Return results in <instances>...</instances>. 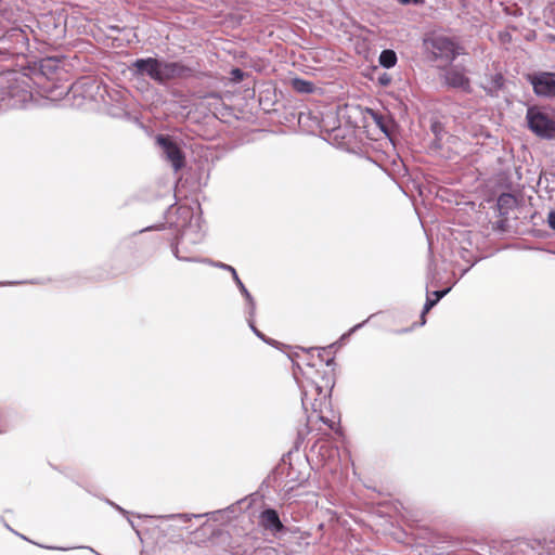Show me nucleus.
Wrapping results in <instances>:
<instances>
[{
  "instance_id": "obj_1",
  "label": "nucleus",
  "mask_w": 555,
  "mask_h": 555,
  "mask_svg": "<svg viewBox=\"0 0 555 555\" xmlns=\"http://www.w3.org/2000/svg\"><path fill=\"white\" fill-rule=\"evenodd\" d=\"M129 70L135 78L149 77L158 85H166L176 78H186L192 75V69L181 62H169L157 57L137 59L129 66Z\"/></svg>"
},
{
  "instance_id": "obj_2",
  "label": "nucleus",
  "mask_w": 555,
  "mask_h": 555,
  "mask_svg": "<svg viewBox=\"0 0 555 555\" xmlns=\"http://www.w3.org/2000/svg\"><path fill=\"white\" fill-rule=\"evenodd\" d=\"M178 211L189 222L182 227L176 243L171 245L172 254L180 261L201 262L203 259L195 255L205 236L201 218L193 216L186 207H179Z\"/></svg>"
},
{
  "instance_id": "obj_3",
  "label": "nucleus",
  "mask_w": 555,
  "mask_h": 555,
  "mask_svg": "<svg viewBox=\"0 0 555 555\" xmlns=\"http://www.w3.org/2000/svg\"><path fill=\"white\" fill-rule=\"evenodd\" d=\"M31 99L29 78L17 72H7L0 75V105L17 107Z\"/></svg>"
},
{
  "instance_id": "obj_4",
  "label": "nucleus",
  "mask_w": 555,
  "mask_h": 555,
  "mask_svg": "<svg viewBox=\"0 0 555 555\" xmlns=\"http://www.w3.org/2000/svg\"><path fill=\"white\" fill-rule=\"evenodd\" d=\"M298 370L301 374V379H299L297 372H295L294 375L301 388V403L304 409L306 411L311 409L313 412L322 413L323 408L327 406L330 403V390L314 380L309 371L302 370L299 365Z\"/></svg>"
},
{
  "instance_id": "obj_5",
  "label": "nucleus",
  "mask_w": 555,
  "mask_h": 555,
  "mask_svg": "<svg viewBox=\"0 0 555 555\" xmlns=\"http://www.w3.org/2000/svg\"><path fill=\"white\" fill-rule=\"evenodd\" d=\"M424 50L433 60L452 63L456 56L463 54V48L453 39L443 35H430L424 39Z\"/></svg>"
},
{
  "instance_id": "obj_6",
  "label": "nucleus",
  "mask_w": 555,
  "mask_h": 555,
  "mask_svg": "<svg viewBox=\"0 0 555 555\" xmlns=\"http://www.w3.org/2000/svg\"><path fill=\"white\" fill-rule=\"evenodd\" d=\"M156 143L162 151V156L171 165L176 172L184 167L185 155L177 141L170 135L158 134Z\"/></svg>"
},
{
  "instance_id": "obj_7",
  "label": "nucleus",
  "mask_w": 555,
  "mask_h": 555,
  "mask_svg": "<svg viewBox=\"0 0 555 555\" xmlns=\"http://www.w3.org/2000/svg\"><path fill=\"white\" fill-rule=\"evenodd\" d=\"M529 129L538 137L543 139L555 138V121L546 114L530 107L526 116Z\"/></svg>"
},
{
  "instance_id": "obj_8",
  "label": "nucleus",
  "mask_w": 555,
  "mask_h": 555,
  "mask_svg": "<svg viewBox=\"0 0 555 555\" xmlns=\"http://www.w3.org/2000/svg\"><path fill=\"white\" fill-rule=\"evenodd\" d=\"M28 38L21 28H11L0 38V52L21 55L27 51Z\"/></svg>"
},
{
  "instance_id": "obj_9",
  "label": "nucleus",
  "mask_w": 555,
  "mask_h": 555,
  "mask_svg": "<svg viewBox=\"0 0 555 555\" xmlns=\"http://www.w3.org/2000/svg\"><path fill=\"white\" fill-rule=\"evenodd\" d=\"M443 82L454 89H461L465 92L470 91L469 78L465 75L464 67L460 65L447 66L441 75Z\"/></svg>"
},
{
  "instance_id": "obj_10",
  "label": "nucleus",
  "mask_w": 555,
  "mask_h": 555,
  "mask_svg": "<svg viewBox=\"0 0 555 555\" xmlns=\"http://www.w3.org/2000/svg\"><path fill=\"white\" fill-rule=\"evenodd\" d=\"M530 80L537 95L555 98V73H540Z\"/></svg>"
},
{
  "instance_id": "obj_11",
  "label": "nucleus",
  "mask_w": 555,
  "mask_h": 555,
  "mask_svg": "<svg viewBox=\"0 0 555 555\" xmlns=\"http://www.w3.org/2000/svg\"><path fill=\"white\" fill-rule=\"evenodd\" d=\"M259 519L260 525L271 532H280L284 529L278 512L273 508H266L262 511Z\"/></svg>"
},
{
  "instance_id": "obj_12",
  "label": "nucleus",
  "mask_w": 555,
  "mask_h": 555,
  "mask_svg": "<svg viewBox=\"0 0 555 555\" xmlns=\"http://www.w3.org/2000/svg\"><path fill=\"white\" fill-rule=\"evenodd\" d=\"M451 291V287H448L446 289H442V291H435L433 293H427V298H426V302L424 305V308H423V311H422V324H425L426 320H425V314L430 310L433 309L437 304L438 301L443 298L449 292Z\"/></svg>"
},
{
  "instance_id": "obj_13",
  "label": "nucleus",
  "mask_w": 555,
  "mask_h": 555,
  "mask_svg": "<svg viewBox=\"0 0 555 555\" xmlns=\"http://www.w3.org/2000/svg\"><path fill=\"white\" fill-rule=\"evenodd\" d=\"M236 286L238 287L241 292V296H244L246 300V314L249 317H255L256 314V301L249 291L245 287L244 283L241 281L240 278H236L234 280Z\"/></svg>"
},
{
  "instance_id": "obj_14",
  "label": "nucleus",
  "mask_w": 555,
  "mask_h": 555,
  "mask_svg": "<svg viewBox=\"0 0 555 555\" xmlns=\"http://www.w3.org/2000/svg\"><path fill=\"white\" fill-rule=\"evenodd\" d=\"M516 199L515 197L509 193H502L498 197V207L501 215H505L508 212V210L515 205Z\"/></svg>"
},
{
  "instance_id": "obj_15",
  "label": "nucleus",
  "mask_w": 555,
  "mask_h": 555,
  "mask_svg": "<svg viewBox=\"0 0 555 555\" xmlns=\"http://www.w3.org/2000/svg\"><path fill=\"white\" fill-rule=\"evenodd\" d=\"M397 54L393 50L385 49L380 52L378 61L379 64L385 68H391L397 63Z\"/></svg>"
},
{
  "instance_id": "obj_16",
  "label": "nucleus",
  "mask_w": 555,
  "mask_h": 555,
  "mask_svg": "<svg viewBox=\"0 0 555 555\" xmlns=\"http://www.w3.org/2000/svg\"><path fill=\"white\" fill-rule=\"evenodd\" d=\"M375 124L378 126V128L387 135L390 133V119L387 116H384L379 113L372 112L371 113Z\"/></svg>"
},
{
  "instance_id": "obj_17",
  "label": "nucleus",
  "mask_w": 555,
  "mask_h": 555,
  "mask_svg": "<svg viewBox=\"0 0 555 555\" xmlns=\"http://www.w3.org/2000/svg\"><path fill=\"white\" fill-rule=\"evenodd\" d=\"M292 86L300 93H311L314 90L313 82L300 78L293 79Z\"/></svg>"
},
{
  "instance_id": "obj_18",
  "label": "nucleus",
  "mask_w": 555,
  "mask_h": 555,
  "mask_svg": "<svg viewBox=\"0 0 555 555\" xmlns=\"http://www.w3.org/2000/svg\"><path fill=\"white\" fill-rule=\"evenodd\" d=\"M201 262L208 263V264H210V266H212L215 268L229 271L232 274L233 281L236 280V278H240L237 272H236V270L232 266H230V264H227V263H223V262H220V261H214V260H210V259H207V258H203V260Z\"/></svg>"
},
{
  "instance_id": "obj_19",
  "label": "nucleus",
  "mask_w": 555,
  "mask_h": 555,
  "mask_svg": "<svg viewBox=\"0 0 555 555\" xmlns=\"http://www.w3.org/2000/svg\"><path fill=\"white\" fill-rule=\"evenodd\" d=\"M207 515L208 514H170V515L160 516V517L165 518V519H180L182 521H189L192 518H199V517L207 516Z\"/></svg>"
},
{
  "instance_id": "obj_20",
  "label": "nucleus",
  "mask_w": 555,
  "mask_h": 555,
  "mask_svg": "<svg viewBox=\"0 0 555 555\" xmlns=\"http://www.w3.org/2000/svg\"><path fill=\"white\" fill-rule=\"evenodd\" d=\"M491 82L494 89H501L504 85L503 75L500 73L495 74L494 76H492Z\"/></svg>"
},
{
  "instance_id": "obj_21",
  "label": "nucleus",
  "mask_w": 555,
  "mask_h": 555,
  "mask_svg": "<svg viewBox=\"0 0 555 555\" xmlns=\"http://www.w3.org/2000/svg\"><path fill=\"white\" fill-rule=\"evenodd\" d=\"M247 322H248V325L250 327V330L253 331V333L258 337L260 338L261 340L264 339V334L261 333L256 326H255V323H254V317H249L247 315Z\"/></svg>"
},
{
  "instance_id": "obj_22",
  "label": "nucleus",
  "mask_w": 555,
  "mask_h": 555,
  "mask_svg": "<svg viewBox=\"0 0 555 555\" xmlns=\"http://www.w3.org/2000/svg\"><path fill=\"white\" fill-rule=\"evenodd\" d=\"M53 67H55V65H54L53 60H51V59L42 61V63L40 65V68L44 75H47L48 72H51Z\"/></svg>"
},
{
  "instance_id": "obj_23",
  "label": "nucleus",
  "mask_w": 555,
  "mask_h": 555,
  "mask_svg": "<svg viewBox=\"0 0 555 555\" xmlns=\"http://www.w3.org/2000/svg\"><path fill=\"white\" fill-rule=\"evenodd\" d=\"M231 74L235 81H241L244 77V73L240 68H233Z\"/></svg>"
},
{
  "instance_id": "obj_24",
  "label": "nucleus",
  "mask_w": 555,
  "mask_h": 555,
  "mask_svg": "<svg viewBox=\"0 0 555 555\" xmlns=\"http://www.w3.org/2000/svg\"><path fill=\"white\" fill-rule=\"evenodd\" d=\"M390 81H391V78H390V76H389L388 74H386V73H384L383 75H380V76L378 77V83H379L380 86H388V85L390 83Z\"/></svg>"
},
{
  "instance_id": "obj_25",
  "label": "nucleus",
  "mask_w": 555,
  "mask_h": 555,
  "mask_svg": "<svg viewBox=\"0 0 555 555\" xmlns=\"http://www.w3.org/2000/svg\"><path fill=\"white\" fill-rule=\"evenodd\" d=\"M106 503L113 506L116 511H118L121 515L127 516L129 515V512L119 506L118 504L112 502L111 500H106Z\"/></svg>"
},
{
  "instance_id": "obj_26",
  "label": "nucleus",
  "mask_w": 555,
  "mask_h": 555,
  "mask_svg": "<svg viewBox=\"0 0 555 555\" xmlns=\"http://www.w3.org/2000/svg\"><path fill=\"white\" fill-rule=\"evenodd\" d=\"M365 322H366V321H364V322H362V323H359V324L354 325L353 327H351V328H350L346 334H344V335L341 336V339H345L346 337H348V336H349V335H351L352 333L357 332L359 328H361V327L364 325V323H365Z\"/></svg>"
},
{
  "instance_id": "obj_27",
  "label": "nucleus",
  "mask_w": 555,
  "mask_h": 555,
  "mask_svg": "<svg viewBox=\"0 0 555 555\" xmlns=\"http://www.w3.org/2000/svg\"><path fill=\"white\" fill-rule=\"evenodd\" d=\"M547 223H548V227L553 230H555V211H550L548 216H547Z\"/></svg>"
},
{
  "instance_id": "obj_28",
  "label": "nucleus",
  "mask_w": 555,
  "mask_h": 555,
  "mask_svg": "<svg viewBox=\"0 0 555 555\" xmlns=\"http://www.w3.org/2000/svg\"><path fill=\"white\" fill-rule=\"evenodd\" d=\"M402 4H418L422 2V0H399Z\"/></svg>"
},
{
  "instance_id": "obj_29",
  "label": "nucleus",
  "mask_w": 555,
  "mask_h": 555,
  "mask_svg": "<svg viewBox=\"0 0 555 555\" xmlns=\"http://www.w3.org/2000/svg\"><path fill=\"white\" fill-rule=\"evenodd\" d=\"M262 341H264L266 344L271 345V346H274L276 343L275 340H273L267 336H264V339H262Z\"/></svg>"
},
{
  "instance_id": "obj_30",
  "label": "nucleus",
  "mask_w": 555,
  "mask_h": 555,
  "mask_svg": "<svg viewBox=\"0 0 555 555\" xmlns=\"http://www.w3.org/2000/svg\"><path fill=\"white\" fill-rule=\"evenodd\" d=\"M22 282H5V283H2L0 282V285H16V284H21Z\"/></svg>"
},
{
  "instance_id": "obj_31",
  "label": "nucleus",
  "mask_w": 555,
  "mask_h": 555,
  "mask_svg": "<svg viewBox=\"0 0 555 555\" xmlns=\"http://www.w3.org/2000/svg\"><path fill=\"white\" fill-rule=\"evenodd\" d=\"M127 520H128L129 525L131 526V528L134 529L137 531V533H139V531L135 529L133 521L128 516H127Z\"/></svg>"
},
{
  "instance_id": "obj_32",
  "label": "nucleus",
  "mask_w": 555,
  "mask_h": 555,
  "mask_svg": "<svg viewBox=\"0 0 555 555\" xmlns=\"http://www.w3.org/2000/svg\"><path fill=\"white\" fill-rule=\"evenodd\" d=\"M306 365L309 367V370H312L314 364L310 363V362H307Z\"/></svg>"
},
{
  "instance_id": "obj_33",
  "label": "nucleus",
  "mask_w": 555,
  "mask_h": 555,
  "mask_svg": "<svg viewBox=\"0 0 555 555\" xmlns=\"http://www.w3.org/2000/svg\"><path fill=\"white\" fill-rule=\"evenodd\" d=\"M28 283H30V284H37V283H40V282H39L38 280H31V281H29Z\"/></svg>"
},
{
  "instance_id": "obj_34",
  "label": "nucleus",
  "mask_w": 555,
  "mask_h": 555,
  "mask_svg": "<svg viewBox=\"0 0 555 555\" xmlns=\"http://www.w3.org/2000/svg\"><path fill=\"white\" fill-rule=\"evenodd\" d=\"M151 229H152V228L141 229V230H140V233H141V232H144V231H147V230H151Z\"/></svg>"
},
{
  "instance_id": "obj_35",
  "label": "nucleus",
  "mask_w": 555,
  "mask_h": 555,
  "mask_svg": "<svg viewBox=\"0 0 555 555\" xmlns=\"http://www.w3.org/2000/svg\"><path fill=\"white\" fill-rule=\"evenodd\" d=\"M5 527H7V529H9L10 531L14 532V531H13V529H12L8 524H5Z\"/></svg>"
},
{
  "instance_id": "obj_36",
  "label": "nucleus",
  "mask_w": 555,
  "mask_h": 555,
  "mask_svg": "<svg viewBox=\"0 0 555 555\" xmlns=\"http://www.w3.org/2000/svg\"><path fill=\"white\" fill-rule=\"evenodd\" d=\"M320 420H321L322 422H324V423H327V422L324 420V417H323V416H320Z\"/></svg>"
}]
</instances>
